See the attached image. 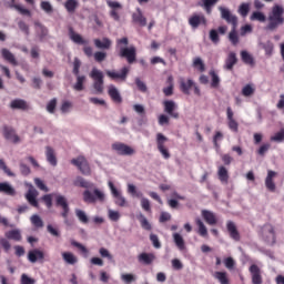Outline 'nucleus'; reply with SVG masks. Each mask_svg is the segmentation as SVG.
Listing matches in <instances>:
<instances>
[{
	"instance_id": "obj_1",
	"label": "nucleus",
	"mask_w": 284,
	"mask_h": 284,
	"mask_svg": "<svg viewBox=\"0 0 284 284\" xmlns=\"http://www.w3.org/2000/svg\"><path fill=\"white\" fill-rule=\"evenodd\" d=\"M267 21L268 23L265 27V30H268V32H275V30H278L280 26H283L284 23V7L281 4H274L268 13Z\"/></svg>"
},
{
	"instance_id": "obj_2",
	"label": "nucleus",
	"mask_w": 284,
	"mask_h": 284,
	"mask_svg": "<svg viewBox=\"0 0 284 284\" xmlns=\"http://www.w3.org/2000/svg\"><path fill=\"white\" fill-rule=\"evenodd\" d=\"M84 203H103L105 201V193L99 187L93 186L91 190H85L83 192Z\"/></svg>"
},
{
	"instance_id": "obj_3",
	"label": "nucleus",
	"mask_w": 284,
	"mask_h": 284,
	"mask_svg": "<svg viewBox=\"0 0 284 284\" xmlns=\"http://www.w3.org/2000/svg\"><path fill=\"white\" fill-rule=\"evenodd\" d=\"M90 77L91 79H93V90H95V94H103V72L97 68H93L90 73Z\"/></svg>"
},
{
	"instance_id": "obj_4",
	"label": "nucleus",
	"mask_w": 284,
	"mask_h": 284,
	"mask_svg": "<svg viewBox=\"0 0 284 284\" xmlns=\"http://www.w3.org/2000/svg\"><path fill=\"white\" fill-rule=\"evenodd\" d=\"M108 187L111 192L112 197L114 199L115 205H118L119 207H125V205H128V200L125 199V196H123V193L119 191V189H116L114 182L109 181Z\"/></svg>"
},
{
	"instance_id": "obj_5",
	"label": "nucleus",
	"mask_w": 284,
	"mask_h": 284,
	"mask_svg": "<svg viewBox=\"0 0 284 284\" xmlns=\"http://www.w3.org/2000/svg\"><path fill=\"white\" fill-rule=\"evenodd\" d=\"M111 148L120 156H134V154H136V150L122 142H115Z\"/></svg>"
},
{
	"instance_id": "obj_6",
	"label": "nucleus",
	"mask_w": 284,
	"mask_h": 284,
	"mask_svg": "<svg viewBox=\"0 0 284 284\" xmlns=\"http://www.w3.org/2000/svg\"><path fill=\"white\" fill-rule=\"evenodd\" d=\"M72 165H75L84 176H90L92 170L90 169V163L84 156H78L77 159L71 160Z\"/></svg>"
},
{
	"instance_id": "obj_7",
	"label": "nucleus",
	"mask_w": 284,
	"mask_h": 284,
	"mask_svg": "<svg viewBox=\"0 0 284 284\" xmlns=\"http://www.w3.org/2000/svg\"><path fill=\"white\" fill-rule=\"evenodd\" d=\"M219 11L221 13V19L226 21V23H231L233 28H237L239 26V18L230 11V9L225 7H219Z\"/></svg>"
},
{
	"instance_id": "obj_8",
	"label": "nucleus",
	"mask_w": 284,
	"mask_h": 284,
	"mask_svg": "<svg viewBox=\"0 0 284 284\" xmlns=\"http://www.w3.org/2000/svg\"><path fill=\"white\" fill-rule=\"evenodd\" d=\"M120 57L126 59L128 63H134L136 61V47H120Z\"/></svg>"
},
{
	"instance_id": "obj_9",
	"label": "nucleus",
	"mask_w": 284,
	"mask_h": 284,
	"mask_svg": "<svg viewBox=\"0 0 284 284\" xmlns=\"http://www.w3.org/2000/svg\"><path fill=\"white\" fill-rule=\"evenodd\" d=\"M262 237L266 243H268V245H274V243H276V235L274 234V226H272L271 224H265L262 227Z\"/></svg>"
},
{
	"instance_id": "obj_10",
	"label": "nucleus",
	"mask_w": 284,
	"mask_h": 284,
	"mask_svg": "<svg viewBox=\"0 0 284 284\" xmlns=\"http://www.w3.org/2000/svg\"><path fill=\"white\" fill-rule=\"evenodd\" d=\"M168 141V138L163 135V133L156 134V145L159 152L162 154L163 159H170V151L165 149V142Z\"/></svg>"
},
{
	"instance_id": "obj_11",
	"label": "nucleus",
	"mask_w": 284,
	"mask_h": 284,
	"mask_svg": "<svg viewBox=\"0 0 284 284\" xmlns=\"http://www.w3.org/2000/svg\"><path fill=\"white\" fill-rule=\"evenodd\" d=\"M253 284H263V275H261V268L256 264H252L248 268Z\"/></svg>"
},
{
	"instance_id": "obj_12",
	"label": "nucleus",
	"mask_w": 284,
	"mask_h": 284,
	"mask_svg": "<svg viewBox=\"0 0 284 284\" xmlns=\"http://www.w3.org/2000/svg\"><path fill=\"white\" fill-rule=\"evenodd\" d=\"M55 205L62 209L61 216L70 214V205L68 204V199H65V196L55 194Z\"/></svg>"
},
{
	"instance_id": "obj_13",
	"label": "nucleus",
	"mask_w": 284,
	"mask_h": 284,
	"mask_svg": "<svg viewBox=\"0 0 284 284\" xmlns=\"http://www.w3.org/2000/svg\"><path fill=\"white\" fill-rule=\"evenodd\" d=\"M163 105H164V112H166V114H169L173 119H179V113L174 112V110L179 108V105H176V102H174L173 100H165L163 102Z\"/></svg>"
},
{
	"instance_id": "obj_14",
	"label": "nucleus",
	"mask_w": 284,
	"mask_h": 284,
	"mask_svg": "<svg viewBox=\"0 0 284 284\" xmlns=\"http://www.w3.org/2000/svg\"><path fill=\"white\" fill-rule=\"evenodd\" d=\"M106 77H109L110 79H120L121 81H125V79H128V73L130 72V69H128V67H124L121 69L120 72L116 71H110L106 70Z\"/></svg>"
},
{
	"instance_id": "obj_15",
	"label": "nucleus",
	"mask_w": 284,
	"mask_h": 284,
	"mask_svg": "<svg viewBox=\"0 0 284 284\" xmlns=\"http://www.w3.org/2000/svg\"><path fill=\"white\" fill-rule=\"evenodd\" d=\"M37 196H39V191H37V189H34L32 185H30L26 194V199L28 203L32 205V207H39V201H37Z\"/></svg>"
},
{
	"instance_id": "obj_16",
	"label": "nucleus",
	"mask_w": 284,
	"mask_h": 284,
	"mask_svg": "<svg viewBox=\"0 0 284 284\" xmlns=\"http://www.w3.org/2000/svg\"><path fill=\"white\" fill-rule=\"evenodd\" d=\"M3 136L7 141H10L11 143H20L21 141L19 135H17V132H14V129L10 126L3 128Z\"/></svg>"
},
{
	"instance_id": "obj_17",
	"label": "nucleus",
	"mask_w": 284,
	"mask_h": 284,
	"mask_svg": "<svg viewBox=\"0 0 284 284\" xmlns=\"http://www.w3.org/2000/svg\"><path fill=\"white\" fill-rule=\"evenodd\" d=\"M201 23L203 26H206L207 20L205 19V16L203 14H194L189 19V26H191V28H193V30H196V28H199V26H201Z\"/></svg>"
},
{
	"instance_id": "obj_18",
	"label": "nucleus",
	"mask_w": 284,
	"mask_h": 284,
	"mask_svg": "<svg viewBox=\"0 0 284 284\" xmlns=\"http://www.w3.org/2000/svg\"><path fill=\"white\" fill-rule=\"evenodd\" d=\"M69 38L78 45H88V43H90V41L83 39L81 34L77 33L72 27L69 28Z\"/></svg>"
},
{
	"instance_id": "obj_19",
	"label": "nucleus",
	"mask_w": 284,
	"mask_h": 284,
	"mask_svg": "<svg viewBox=\"0 0 284 284\" xmlns=\"http://www.w3.org/2000/svg\"><path fill=\"white\" fill-rule=\"evenodd\" d=\"M45 159L52 168H57L58 160H57V152L52 146H45Z\"/></svg>"
},
{
	"instance_id": "obj_20",
	"label": "nucleus",
	"mask_w": 284,
	"mask_h": 284,
	"mask_svg": "<svg viewBox=\"0 0 284 284\" xmlns=\"http://www.w3.org/2000/svg\"><path fill=\"white\" fill-rule=\"evenodd\" d=\"M194 80L187 79L185 80L184 78H180V90L183 92V94H190V89L194 88Z\"/></svg>"
},
{
	"instance_id": "obj_21",
	"label": "nucleus",
	"mask_w": 284,
	"mask_h": 284,
	"mask_svg": "<svg viewBox=\"0 0 284 284\" xmlns=\"http://www.w3.org/2000/svg\"><path fill=\"white\" fill-rule=\"evenodd\" d=\"M44 254L43 251H40L39 248H34L32 251H29L28 253V261L30 263H37L38 261H43Z\"/></svg>"
},
{
	"instance_id": "obj_22",
	"label": "nucleus",
	"mask_w": 284,
	"mask_h": 284,
	"mask_svg": "<svg viewBox=\"0 0 284 284\" xmlns=\"http://www.w3.org/2000/svg\"><path fill=\"white\" fill-rule=\"evenodd\" d=\"M93 43L98 50H110L112 48V40L109 38H103L101 39H94Z\"/></svg>"
},
{
	"instance_id": "obj_23",
	"label": "nucleus",
	"mask_w": 284,
	"mask_h": 284,
	"mask_svg": "<svg viewBox=\"0 0 284 284\" xmlns=\"http://www.w3.org/2000/svg\"><path fill=\"white\" fill-rule=\"evenodd\" d=\"M132 19L134 23L142 26V28H144V26H148V19L143 17V11L141 10V8H136V12L132 14Z\"/></svg>"
},
{
	"instance_id": "obj_24",
	"label": "nucleus",
	"mask_w": 284,
	"mask_h": 284,
	"mask_svg": "<svg viewBox=\"0 0 284 284\" xmlns=\"http://www.w3.org/2000/svg\"><path fill=\"white\" fill-rule=\"evenodd\" d=\"M202 216L205 223H207V225H216V223H219V220L216 219V214H214V212L212 211L202 210Z\"/></svg>"
},
{
	"instance_id": "obj_25",
	"label": "nucleus",
	"mask_w": 284,
	"mask_h": 284,
	"mask_svg": "<svg viewBox=\"0 0 284 284\" xmlns=\"http://www.w3.org/2000/svg\"><path fill=\"white\" fill-rule=\"evenodd\" d=\"M0 193L7 194V196H16L17 190H14V187L10 183L1 182L0 183Z\"/></svg>"
},
{
	"instance_id": "obj_26",
	"label": "nucleus",
	"mask_w": 284,
	"mask_h": 284,
	"mask_svg": "<svg viewBox=\"0 0 284 284\" xmlns=\"http://www.w3.org/2000/svg\"><path fill=\"white\" fill-rule=\"evenodd\" d=\"M276 176V172L268 170L267 176L265 179V185L270 192H274L276 190V184L274 183V178Z\"/></svg>"
},
{
	"instance_id": "obj_27",
	"label": "nucleus",
	"mask_w": 284,
	"mask_h": 284,
	"mask_svg": "<svg viewBox=\"0 0 284 284\" xmlns=\"http://www.w3.org/2000/svg\"><path fill=\"white\" fill-rule=\"evenodd\" d=\"M108 92L109 97H111L114 103H121V101H123V98H121V92H119V89H116L114 84L109 85Z\"/></svg>"
},
{
	"instance_id": "obj_28",
	"label": "nucleus",
	"mask_w": 284,
	"mask_h": 284,
	"mask_svg": "<svg viewBox=\"0 0 284 284\" xmlns=\"http://www.w3.org/2000/svg\"><path fill=\"white\" fill-rule=\"evenodd\" d=\"M226 227L231 239H233V241H240L241 235L239 234V230H236V224H234L232 221H229L226 223Z\"/></svg>"
},
{
	"instance_id": "obj_29",
	"label": "nucleus",
	"mask_w": 284,
	"mask_h": 284,
	"mask_svg": "<svg viewBox=\"0 0 284 284\" xmlns=\"http://www.w3.org/2000/svg\"><path fill=\"white\" fill-rule=\"evenodd\" d=\"M1 54H2V58L8 61V63H11V65H19V61H17V58L13 55L12 52H10V50L8 49H2L1 50Z\"/></svg>"
},
{
	"instance_id": "obj_30",
	"label": "nucleus",
	"mask_w": 284,
	"mask_h": 284,
	"mask_svg": "<svg viewBox=\"0 0 284 284\" xmlns=\"http://www.w3.org/2000/svg\"><path fill=\"white\" fill-rule=\"evenodd\" d=\"M235 63H239V58H236V54L234 52H230L226 60H225V70H233Z\"/></svg>"
},
{
	"instance_id": "obj_31",
	"label": "nucleus",
	"mask_w": 284,
	"mask_h": 284,
	"mask_svg": "<svg viewBox=\"0 0 284 284\" xmlns=\"http://www.w3.org/2000/svg\"><path fill=\"white\" fill-rule=\"evenodd\" d=\"M138 258H139V262L143 263L144 265H152L156 256H154V254L152 253H141Z\"/></svg>"
},
{
	"instance_id": "obj_32",
	"label": "nucleus",
	"mask_w": 284,
	"mask_h": 284,
	"mask_svg": "<svg viewBox=\"0 0 284 284\" xmlns=\"http://www.w3.org/2000/svg\"><path fill=\"white\" fill-rule=\"evenodd\" d=\"M215 281L220 282V284H230V277L227 272L217 271L213 274Z\"/></svg>"
},
{
	"instance_id": "obj_33",
	"label": "nucleus",
	"mask_w": 284,
	"mask_h": 284,
	"mask_svg": "<svg viewBox=\"0 0 284 284\" xmlns=\"http://www.w3.org/2000/svg\"><path fill=\"white\" fill-rule=\"evenodd\" d=\"M62 258L68 265H77V263H79V258H77L72 252H63Z\"/></svg>"
},
{
	"instance_id": "obj_34",
	"label": "nucleus",
	"mask_w": 284,
	"mask_h": 284,
	"mask_svg": "<svg viewBox=\"0 0 284 284\" xmlns=\"http://www.w3.org/2000/svg\"><path fill=\"white\" fill-rule=\"evenodd\" d=\"M34 27L40 39H45L48 37V28H45L41 22L36 21Z\"/></svg>"
},
{
	"instance_id": "obj_35",
	"label": "nucleus",
	"mask_w": 284,
	"mask_h": 284,
	"mask_svg": "<svg viewBox=\"0 0 284 284\" xmlns=\"http://www.w3.org/2000/svg\"><path fill=\"white\" fill-rule=\"evenodd\" d=\"M75 78L77 80L73 84V90H75V92H83V90L85 89V87L83 85V83H85V75H75Z\"/></svg>"
},
{
	"instance_id": "obj_36",
	"label": "nucleus",
	"mask_w": 284,
	"mask_h": 284,
	"mask_svg": "<svg viewBox=\"0 0 284 284\" xmlns=\"http://www.w3.org/2000/svg\"><path fill=\"white\" fill-rule=\"evenodd\" d=\"M173 241L178 247V250H180V252H183V250H185V240L183 239V236L179 233H173Z\"/></svg>"
},
{
	"instance_id": "obj_37",
	"label": "nucleus",
	"mask_w": 284,
	"mask_h": 284,
	"mask_svg": "<svg viewBox=\"0 0 284 284\" xmlns=\"http://www.w3.org/2000/svg\"><path fill=\"white\" fill-rule=\"evenodd\" d=\"M75 185H79L80 187H84L85 190H92L94 187V183H92L81 176H78L75 179Z\"/></svg>"
},
{
	"instance_id": "obj_38",
	"label": "nucleus",
	"mask_w": 284,
	"mask_h": 284,
	"mask_svg": "<svg viewBox=\"0 0 284 284\" xmlns=\"http://www.w3.org/2000/svg\"><path fill=\"white\" fill-rule=\"evenodd\" d=\"M74 212L80 223H83L84 225H88V223H90V217H88V214L85 213V211L81 209H75Z\"/></svg>"
},
{
	"instance_id": "obj_39",
	"label": "nucleus",
	"mask_w": 284,
	"mask_h": 284,
	"mask_svg": "<svg viewBox=\"0 0 284 284\" xmlns=\"http://www.w3.org/2000/svg\"><path fill=\"white\" fill-rule=\"evenodd\" d=\"M202 3L200 6L204 8V10L207 12V14L212 13V8L219 3V0H201Z\"/></svg>"
},
{
	"instance_id": "obj_40",
	"label": "nucleus",
	"mask_w": 284,
	"mask_h": 284,
	"mask_svg": "<svg viewBox=\"0 0 284 284\" xmlns=\"http://www.w3.org/2000/svg\"><path fill=\"white\" fill-rule=\"evenodd\" d=\"M26 108H28V104L26 103L24 100H21V99H16L10 103L11 110H26Z\"/></svg>"
},
{
	"instance_id": "obj_41",
	"label": "nucleus",
	"mask_w": 284,
	"mask_h": 284,
	"mask_svg": "<svg viewBox=\"0 0 284 284\" xmlns=\"http://www.w3.org/2000/svg\"><path fill=\"white\" fill-rule=\"evenodd\" d=\"M217 176L221 181V183H227L230 175L227 173V169L225 166H220L217 171Z\"/></svg>"
},
{
	"instance_id": "obj_42",
	"label": "nucleus",
	"mask_w": 284,
	"mask_h": 284,
	"mask_svg": "<svg viewBox=\"0 0 284 284\" xmlns=\"http://www.w3.org/2000/svg\"><path fill=\"white\" fill-rule=\"evenodd\" d=\"M241 59L246 65H254V57L247 51H241Z\"/></svg>"
},
{
	"instance_id": "obj_43",
	"label": "nucleus",
	"mask_w": 284,
	"mask_h": 284,
	"mask_svg": "<svg viewBox=\"0 0 284 284\" xmlns=\"http://www.w3.org/2000/svg\"><path fill=\"white\" fill-rule=\"evenodd\" d=\"M138 220L140 221L141 227L143 230H148V231L152 230V224H150V222L148 221V217H145L143 213L138 214Z\"/></svg>"
},
{
	"instance_id": "obj_44",
	"label": "nucleus",
	"mask_w": 284,
	"mask_h": 284,
	"mask_svg": "<svg viewBox=\"0 0 284 284\" xmlns=\"http://www.w3.org/2000/svg\"><path fill=\"white\" fill-rule=\"evenodd\" d=\"M7 239H10L11 241H21V231L19 230H11L4 234Z\"/></svg>"
},
{
	"instance_id": "obj_45",
	"label": "nucleus",
	"mask_w": 284,
	"mask_h": 284,
	"mask_svg": "<svg viewBox=\"0 0 284 284\" xmlns=\"http://www.w3.org/2000/svg\"><path fill=\"white\" fill-rule=\"evenodd\" d=\"M267 17H265L261 11H254L251 14V21H260V23H265Z\"/></svg>"
},
{
	"instance_id": "obj_46",
	"label": "nucleus",
	"mask_w": 284,
	"mask_h": 284,
	"mask_svg": "<svg viewBox=\"0 0 284 284\" xmlns=\"http://www.w3.org/2000/svg\"><path fill=\"white\" fill-rule=\"evenodd\" d=\"M78 7H79V2L77 0H68L64 4V8L71 14L77 10Z\"/></svg>"
},
{
	"instance_id": "obj_47",
	"label": "nucleus",
	"mask_w": 284,
	"mask_h": 284,
	"mask_svg": "<svg viewBox=\"0 0 284 284\" xmlns=\"http://www.w3.org/2000/svg\"><path fill=\"white\" fill-rule=\"evenodd\" d=\"M195 223L199 227V234L200 236H207V227L205 226V224L203 223V221L201 219H196Z\"/></svg>"
},
{
	"instance_id": "obj_48",
	"label": "nucleus",
	"mask_w": 284,
	"mask_h": 284,
	"mask_svg": "<svg viewBox=\"0 0 284 284\" xmlns=\"http://www.w3.org/2000/svg\"><path fill=\"white\" fill-rule=\"evenodd\" d=\"M229 41H231L232 45H239V34L236 33V28H232L229 33Z\"/></svg>"
},
{
	"instance_id": "obj_49",
	"label": "nucleus",
	"mask_w": 284,
	"mask_h": 284,
	"mask_svg": "<svg viewBox=\"0 0 284 284\" xmlns=\"http://www.w3.org/2000/svg\"><path fill=\"white\" fill-rule=\"evenodd\" d=\"M99 254L102 258H108V261H110L111 263L114 262V256L110 254V251L105 247H101L99 250Z\"/></svg>"
},
{
	"instance_id": "obj_50",
	"label": "nucleus",
	"mask_w": 284,
	"mask_h": 284,
	"mask_svg": "<svg viewBox=\"0 0 284 284\" xmlns=\"http://www.w3.org/2000/svg\"><path fill=\"white\" fill-rule=\"evenodd\" d=\"M18 28L20 31L23 32V34H26V37H30V26H28L26 21L23 20L18 21Z\"/></svg>"
},
{
	"instance_id": "obj_51",
	"label": "nucleus",
	"mask_w": 284,
	"mask_h": 284,
	"mask_svg": "<svg viewBox=\"0 0 284 284\" xmlns=\"http://www.w3.org/2000/svg\"><path fill=\"white\" fill-rule=\"evenodd\" d=\"M193 68H196L200 72H205V63H203L201 58H195L193 60Z\"/></svg>"
},
{
	"instance_id": "obj_52",
	"label": "nucleus",
	"mask_w": 284,
	"mask_h": 284,
	"mask_svg": "<svg viewBox=\"0 0 284 284\" xmlns=\"http://www.w3.org/2000/svg\"><path fill=\"white\" fill-rule=\"evenodd\" d=\"M41 10H43L47 14H52L54 12V8L48 1H42L40 4Z\"/></svg>"
},
{
	"instance_id": "obj_53",
	"label": "nucleus",
	"mask_w": 284,
	"mask_h": 284,
	"mask_svg": "<svg viewBox=\"0 0 284 284\" xmlns=\"http://www.w3.org/2000/svg\"><path fill=\"white\" fill-rule=\"evenodd\" d=\"M30 221L32 225H34V227H43V220L41 219V216L34 214L30 217Z\"/></svg>"
},
{
	"instance_id": "obj_54",
	"label": "nucleus",
	"mask_w": 284,
	"mask_h": 284,
	"mask_svg": "<svg viewBox=\"0 0 284 284\" xmlns=\"http://www.w3.org/2000/svg\"><path fill=\"white\" fill-rule=\"evenodd\" d=\"M80 70H81V60L79 58H74L73 70H72L74 77H81V74H79Z\"/></svg>"
},
{
	"instance_id": "obj_55",
	"label": "nucleus",
	"mask_w": 284,
	"mask_h": 284,
	"mask_svg": "<svg viewBox=\"0 0 284 284\" xmlns=\"http://www.w3.org/2000/svg\"><path fill=\"white\" fill-rule=\"evenodd\" d=\"M241 17H247L250 14V3H242L237 10Z\"/></svg>"
},
{
	"instance_id": "obj_56",
	"label": "nucleus",
	"mask_w": 284,
	"mask_h": 284,
	"mask_svg": "<svg viewBox=\"0 0 284 284\" xmlns=\"http://www.w3.org/2000/svg\"><path fill=\"white\" fill-rule=\"evenodd\" d=\"M13 8L14 10L19 11L20 14H22L23 17H32V13L30 12V10L26 9L21 4H14Z\"/></svg>"
},
{
	"instance_id": "obj_57",
	"label": "nucleus",
	"mask_w": 284,
	"mask_h": 284,
	"mask_svg": "<svg viewBox=\"0 0 284 284\" xmlns=\"http://www.w3.org/2000/svg\"><path fill=\"white\" fill-rule=\"evenodd\" d=\"M62 114H70L72 111V102L70 101H64L60 108Z\"/></svg>"
},
{
	"instance_id": "obj_58",
	"label": "nucleus",
	"mask_w": 284,
	"mask_h": 284,
	"mask_svg": "<svg viewBox=\"0 0 284 284\" xmlns=\"http://www.w3.org/2000/svg\"><path fill=\"white\" fill-rule=\"evenodd\" d=\"M108 216H109L110 221L116 222V221H119V219H121V213H119V211L109 209Z\"/></svg>"
},
{
	"instance_id": "obj_59",
	"label": "nucleus",
	"mask_w": 284,
	"mask_h": 284,
	"mask_svg": "<svg viewBox=\"0 0 284 284\" xmlns=\"http://www.w3.org/2000/svg\"><path fill=\"white\" fill-rule=\"evenodd\" d=\"M255 89L254 87H252L251 84H246L243 89H242V94L243 97H252V94H254Z\"/></svg>"
},
{
	"instance_id": "obj_60",
	"label": "nucleus",
	"mask_w": 284,
	"mask_h": 284,
	"mask_svg": "<svg viewBox=\"0 0 284 284\" xmlns=\"http://www.w3.org/2000/svg\"><path fill=\"white\" fill-rule=\"evenodd\" d=\"M271 141H275V143H283V141H284V129H282L280 132L275 133V135H273L271 138Z\"/></svg>"
},
{
	"instance_id": "obj_61",
	"label": "nucleus",
	"mask_w": 284,
	"mask_h": 284,
	"mask_svg": "<svg viewBox=\"0 0 284 284\" xmlns=\"http://www.w3.org/2000/svg\"><path fill=\"white\" fill-rule=\"evenodd\" d=\"M106 6L111 8V10H122L123 6L121 2L113 1V0H106Z\"/></svg>"
},
{
	"instance_id": "obj_62",
	"label": "nucleus",
	"mask_w": 284,
	"mask_h": 284,
	"mask_svg": "<svg viewBox=\"0 0 284 284\" xmlns=\"http://www.w3.org/2000/svg\"><path fill=\"white\" fill-rule=\"evenodd\" d=\"M0 170H2L7 176H14V173L8 169L3 159H0Z\"/></svg>"
},
{
	"instance_id": "obj_63",
	"label": "nucleus",
	"mask_w": 284,
	"mask_h": 284,
	"mask_svg": "<svg viewBox=\"0 0 284 284\" xmlns=\"http://www.w3.org/2000/svg\"><path fill=\"white\" fill-rule=\"evenodd\" d=\"M54 110H57V99H52L47 104V111L49 112V114H54Z\"/></svg>"
},
{
	"instance_id": "obj_64",
	"label": "nucleus",
	"mask_w": 284,
	"mask_h": 284,
	"mask_svg": "<svg viewBox=\"0 0 284 284\" xmlns=\"http://www.w3.org/2000/svg\"><path fill=\"white\" fill-rule=\"evenodd\" d=\"M34 283H37L34 278L28 276L27 274L21 275V284H34Z\"/></svg>"
}]
</instances>
